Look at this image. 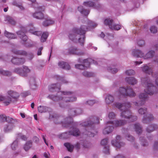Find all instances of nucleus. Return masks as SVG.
Segmentation results:
<instances>
[{
  "label": "nucleus",
  "mask_w": 158,
  "mask_h": 158,
  "mask_svg": "<svg viewBox=\"0 0 158 158\" xmlns=\"http://www.w3.org/2000/svg\"><path fill=\"white\" fill-rule=\"evenodd\" d=\"M13 52L17 55H26L27 54V52L25 51L15 50L13 51Z\"/></svg>",
  "instance_id": "nucleus-43"
},
{
  "label": "nucleus",
  "mask_w": 158,
  "mask_h": 158,
  "mask_svg": "<svg viewBox=\"0 0 158 158\" xmlns=\"http://www.w3.org/2000/svg\"><path fill=\"white\" fill-rule=\"evenodd\" d=\"M80 143L84 148H88L90 146V143L86 140H81L80 141Z\"/></svg>",
  "instance_id": "nucleus-44"
},
{
  "label": "nucleus",
  "mask_w": 158,
  "mask_h": 158,
  "mask_svg": "<svg viewBox=\"0 0 158 158\" xmlns=\"http://www.w3.org/2000/svg\"><path fill=\"white\" fill-rule=\"evenodd\" d=\"M120 137L119 135H117L116 137L115 140H113L111 141L112 145L117 148H120L121 146L124 145L125 143L123 142H119Z\"/></svg>",
  "instance_id": "nucleus-18"
},
{
  "label": "nucleus",
  "mask_w": 158,
  "mask_h": 158,
  "mask_svg": "<svg viewBox=\"0 0 158 158\" xmlns=\"http://www.w3.org/2000/svg\"><path fill=\"white\" fill-rule=\"evenodd\" d=\"M11 148L12 150H15L18 147V141L15 140L11 145Z\"/></svg>",
  "instance_id": "nucleus-49"
},
{
  "label": "nucleus",
  "mask_w": 158,
  "mask_h": 158,
  "mask_svg": "<svg viewBox=\"0 0 158 158\" xmlns=\"http://www.w3.org/2000/svg\"><path fill=\"white\" fill-rule=\"evenodd\" d=\"M71 135L70 133V131H67L62 133L61 134V137L64 139H67L70 137Z\"/></svg>",
  "instance_id": "nucleus-46"
},
{
  "label": "nucleus",
  "mask_w": 158,
  "mask_h": 158,
  "mask_svg": "<svg viewBox=\"0 0 158 158\" xmlns=\"http://www.w3.org/2000/svg\"><path fill=\"white\" fill-rule=\"evenodd\" d=\"M125 137L129 141L133 142L134 140V137L129 134H127L125 136Z\"/></svg>",
  "instance_id": "nucleus-56"
},
{
  "label": "nucleus",
  "mask_w": 158,
  "mask_h": 158,
  "mask_svg": "<svg viewBox=\"0 0 158 158\" xmlns=\"http://www.w3.org/2000/svg\"><path fill=\"white\" fill-rule=\"evenodd\" d=\"M36 29L35 27H33L32 28L30 29L29 30V31L30 33L34 35H37L38 36H40L42 34V32L40 31H36Z\"/></svg>",
  "instance_id": "nucleus-30"
},
{
  "label": "nucleus",
  "mask_w": 158,
  "mask_h": 158,
  "mask_svg": "<svg viewBox=\"0 0 158 158\" xmlns=\"http://www.w3.org/2000/svg\"><path fill=\"white\" fill-rule=\"evenodd\" d=\"M54 23V21L52 20L47 19L43 22V25L45 27H47L53 24Z\"/></svg>",
  "instance_id": "nucleus-42"
},
{
  "label": "nucleus",
  "mask_w": 158,
  "mask_h": 158,
  "mask_svg": "<svg viewBox=\"0 0 158 158\" xmlns=\"http://www.w3.org/2000/svg\"><path fill=\"white\" fill-rule=\"evenodd\" d=\"M114 105L115 107L119 109H120L123 107L129 108L131 106L130 103L129 102H126L123 103L117 102L114 103Z\"/></svg>",
  "instance_id": "nucleus-21"
},
{
  "label": "nucleus",
  "mask_w": 158,
  "mask_h": 158,
  "mask_svg": "<svg viewBox=\"0 0 158 158\" xmlns=\"http://www.w3.org/2000/svg\"><path fill=\"white\" fill-rule=\"evenodd\" d=\"M114 129V127L113 125H109L107 124L106 127L103 129V133L105 135L109 134Z\"/></svg>",
  "instance_id": "nucleus-23"
},
{
  "label": "nucleus",
  "mask_w": 158,
  "mask_h": 158,
  "mask_svg": "<svg viewBox=\"0 0 158 158\" xmlns=\"http://www.w3.org/2000/svg\"><path fill=\"white\" fill-rule=\"evenodd\" d=\"M139 140L142 143V144L143 146H146L148 145V143L143 137H140Z\"/></svg>",
  "instance_id": "nucleus-48"
},
{
  "label": "nucleus",
  "mask_w": 158,
  "mask_h": 158,
  "mask_svg": "<svg viewBox=\"0 0 158 158\" xmlns=\"http://www.w3.org/2000/svg\"><path fill=\"white\" fill-rule=\"evenodd\" d=\"M83 5L86 7H92L93 8L99 10L102 7V6L100 4H98L97 5L94 2L91 1L84 2Z\"/></svg>",
  "instance_id": "nucleus-15"
},
{
  "label": "nucleus",
  "mask_w": 158,
  "mask_h": 158,
  "mask_svg": "<svg viewBox=\"0 0 158 158\" xmlns=\"http://www.w3.org/2000/svg\"><path fill=\"white\" fill-rule=\"evenodd\" d=\"M47 98L55 102H60L59 105L61 108L65 107V103L75 101L77 100V98L75 97H64L62 96H59L52 94L49 95Z\"/></svg>",
  "instance_id": "nucleus-5"
},
{
  "label": "nucleus",
  "mask_w": 158,
  "mask_h": 158,
  "mask_svg": "<svg viewBox=\"0 0 158 158\" xmlns=\"http://www.w3.org/2000/svg\"><path fill=\"white\" fill-rule=\"evenodd\" d=\"M99 118L95 116H92L90 119L84 122L81 123L83 126L85 127V130L84 134L89 137H93L97 133L95 128L96 124L99 123Z\"/></svg>",
  "instance_id": "nucleus-3"
},
{
  "label": "nucleus",
  "mask_w": 158,
  "mask_h": 158,
  "mask_svg": "<svg viewBox=\"0 0 158 158\" xmlns=\"http://www.w3.org/2000/svg\"><path fill=\"white\" fill-rule=\"evenodd\" d=\"M114 21L112 19L107 18L104 21V24L106 26H108L109 28H110V27L113 25Z\"/></svg>",
  "instance_id": "nucleus-38"
},
{
  "label": "nucleus",
  "mask_w": 158,
  "mask_h": 158,
  "mask_svg": "<svg viewBox=\"0 0 158 158\" xmlns=\"http://www.w3.org/2000/svg\"><path fill=\"white\" fill-rule=\"evenodd\" d=\"M95 101L94 100H89L86 102V104H88L90 106H92L95 103Z\"/></svg>",
  "instance_id": "nucleus-64"
},
{
  "label": "nucleus",
  "mask_w": 158,
  "mask_h": 158,
  "mask_svg": "<svg viewBox=\"0 0 158 158\" xmlns=\"http://www.w3.org/2000/svg\"><path fill=\"white\" fill-rule=\"evenodd\" d=\"M19 37L23 42H26L27 40V37L25 34V33L22 31H19L17 33Z\"/></svg>",
  "instance_id": "nucleus-28"
},
{
  "label": "nucleus",
  "mask_w": 158,
  "mask_h": 158,
  "mask_svg": "<svg viewBox=\"0 0 158 158\" xmlns=\"http://www.w3.org/2000/svg\"><path fill=\"white\" fill-rule=\"evenodd\" d=\"M108 146H105L104 148L103 152L106 154H109V148Z\"/></svg>",
  "instance_id": "nucleus-60"
},
{
  "label": "nucleus",
  "mask_w": 158,
  "mask_h": 158,
  "mask_svg": "<svg viewBox=\"0 0 158 158\" xmlns=\"http://www.w3.org/2000/svg\"><path fill=\"white\" fill-rule=\"evenodd\" d=\"M83 62L85 64L87 65V66L89 67L90 64H94L96 65H97L98 64L97 61L91 58H88L84 60Z\"/></svg>",
  "instance_id": "nucleus-24"
},
{
  "label": "nucleus",
  "mask_w": 158,
  "mask_h": 158,
  "mask_svg": "<svg viewBox=\"0 0 158 158\" xmlns=\"http://www.w3.org/2000/svg\"><path fill=\"white\" fill-rule=\"evenodd\" d=\"M114 100V97L110 94L108 95L105 98V102L107 104H110L113 102Z\"/></svg>",
  "instance_id": "nucleus-35"
},
{
  "label": "nucleus",
  "mask_w": 158,
  "mask_h": 158,
  "mask_svg": "<svg viewBox=\"0 0 158 158\" xmlns=\"http://www.w3.org/2000/svg\"><path fill=\"white\" fill-rule=\"evenodd\" d=\"M124 110H121L120 116L122 118L127 119L129 122H131L136 121L137 117L136 116L132 115L131 112L129 108L125 107Z\"/></svg>",
  "instance_id": "nucleus-7"
},
{
  "label": "nucleus",
  "mask_w": 158,
  "mask_h": 158,
  "mask_svg": "<svg viewBox=\"0 0 158 158\" xmlns=\"http://www.w3.org/2000/svg\"><path fill=\"white\" fill-rule=\"evenodd\" d=\"M60 92H61V94L64 95H75V93L73 92L64 91H61Z\"/></svg>",
  "instance_id": "nucleus-57"
},
{
  "label": "nucleus",
  "mask_w": 158,
  "mask_h": 158,
  "mask_svg": "<svg viewBox=\"0 0 158 158\" xmlns=\"http://www.w3.org/2000/svg\"><path fill=\"white\" fill-rule=\"evenodd\" d=\"M141 68L143 72L149 74H152L153 77L156 78L155 84L158 87V72L156 73L155 74L152 73V69L147 65H145Z\"/></svg>",
  "instance_id": "nucleus-12"
},
{
  "label": "nucleus",
  "mask_w": 158,
  "mask_h": 158,
  "mask_svg": "<svg viewBox=\"0 0 158 158\" xmlns=\"http://www.w3.org/2000/svg\"><path fill=\"white\" fill-rule=\"evenodd\" d=\"M49 34L47 32H44L41 36L40 41L42 42H45Z\"/></svg>",
  "instance_id": "nucleus-37"
},
{
  "label": "nucleus",
  "mask_w": 158,
  "mask_h": 158,
  "mask_svg": "<svg viewBox=\"0 0 158 158\" xmlns=\"http://www.w3.org/2000/svg\"><path fill=\"white\" fill-rule=\"evenodd\" d=\"M150 31L151 33H155L157 32V28L155 26H152L150 27Z\"/></svg>",
  "instance_id": "nucleus-53"
},
{
  "label": "nucleus",
  "mask_w": 158,
  "mask_h": 158,
  "mask_svg": "<svg viewBox=\"0 0 158 158\" xmlns=\"http://www.w3.org/2000/svg\"><path fill=\"white\" fill-rule=\"evenodd\" d=\"M11 61L13 64L19 65L23 64L25 62V59L23 58L13 57Z\"/></svg>",
  "instance_id": "nucleus-19"
},
{
  "label": "nucleus",
  "mask_w": 158,
  "mask_h": 158,
  "mask_svg": "<svg viewBox=\"0 0 158 158\" xmlns=\"http://www.w3.org/2000/svg\"><path fill=\"white\" fill-rule=\"evenodd\" d=\"M83 75L86 77H93L94 76V74L92 72H88L87 71H84L82 73Z\"/></svg>",
  "instance_id": "nucleus-47"
},
{
  "label": "nucleus",
  "mask_w": 158,
  "mask_h": 158,
  "mask_svg": "<svg viewBox=\"0 0 158 158\" xmlns=\"http://www.w3.org/2000/svg\"><path fill=\"white\" fill-rule=\"evenodd\" d=\"M32 145V142L31 140L27 141L23 147V149L27 152L31 147Z\"/></svg>",
  "instance_id": "nucleus-32"
},
{
  "label": "nucleus",
  "mask_w": 158,
  "mask_h": 158,
  "mask_svg": "<svg viewBox=\"0 0 158 158\" xmlns=\"http://www.w3.org/2000/svg\"><path fill=\"white\" fill-rule=\"evenodd\" d=\"M14 72L21 76L27 77L30 73V70L27 67L23 66V69L19 68H16L14 69Z\"/></svg>",
  "instance_id": "nucleus-11"
},
{
  "label": "nucleus",
  "mask_w": 158,
  "mask_h": 158,
  "mask_svg": "<svg viewBox=\"0 0 158 158\" xmlns=\"http://www.w3.org/2000/svg\"><path fill=\"white\" fill-rule=\"evenodd\" d=\"M126 123V121L125 120H115L114 121H109L107 122V123H110L115 127H117L119 126L124 125Z\"/></svg>",
  "instance_id": "nucleus-16"
},
{
  "label": "nucleus",
  "mask_w": 158,
  "mask_h": 158,
  "mask_svg": "<svg viewBox=\"0 0 158 158\" xmlns=\"http://www.w3.org/2000/svg\"><path fill=\"white\" fill-rule=\"evenodd\" d=\"M58 66L60 67L63 69L67 70H69L70 69V66L67 63L63 61L60 62L58 63Z\"/></svg>",
  "instance_id": "nucleus-25"
},
{
  "label": "nucleus",
  "mask_w": 158,
  "mask_h": 158,
  "mask_svg": "<svg viewBox=\"0 0 158 158\" xmlns=\"http://www.w3.org/2000/svg\"><path fill=\"white\" fill-rule=\"evenodd\" d=\"M0 74L5 76H10L11 74V72L7 70H4L2 69H0Z\"/></svg>",
  "instance_id": "nucleus-45"
},
{
  "label": "nucleus",
  "mask_w": 158,
  "mask_h": 158,
  "mask_svg": "<svg viewBox=\"0 0 158 158\" xmlns=\"http://www.w3.org/2000/svg\"><path fill=\"white\" fill-rule=\"evenodd\" d=\"M127 82L131 85H134L137 82V81L134 77H127L125 78Z\"/></svg>",
  "instance_id": "nucleus-27"
},
{
  "label": "nucleus",
  "mask_w": 158,
  "mask_h": 158,
  "mask_svg": "<svg viewBox=\"0 0 158 158\" xmlns=\"http://www.w3.org/2000/svg\"><path fill=\"white\" fill-rule=\"evenodd\" d=\"M8 22L13 25H15V24L16 23V22L15 21V20L13 18H11V17H9L7 18V19Z\"/></svg>",
  "instance_id": "nucleus-54"
},
{
  "label": "nucleus",
  "mask_w": 158,
  "mask_h": 158,
  "mask_svg": "<svg viewBox=\"0 0 158 158\" xmlns=\"http://www.w3.org/2000/svg\"><path fill=\"white\" fill-rule=\"evenodd\" d=\"M74 148H75L77 151H78L80 149V143L78 142H77L76 144L74 145Z\"/></svg>",
  "instance_id": "nucleus-61"
},
{
  "label": "nucleus",
  "mask_w": 158,
  "mask_h": 158,
  "mask_svg": "<svg viewBox=\"0 0 158 158\" xmlns=\"http://www.w3.org/2000/svg\"><path fill=\"white\" fill-rule=\"evenodd\" d=\"M134 129L136 133L138 134L139 135L141 133L142 131V127L139 123H136L135 124H134Z\"/></svg>",
  "instance_id": "nucleus-29"
},
{
  "label": "nucleus",
  "mask_w": 158,
  "mask_h": 158,
  "mask_svg": "<svg viewBox=\"0 0 158 158\" xmlns=\"http://www.w3.org/2000/svg\"><path fill=\"white\" fill-rule=\"evenodd\" d=\"M126 74L128 76L134 75L135 73V71L132 69L127 70L125 72Z\"/></svg>",
  "instance_id": "nucleus-52"
},
{
  "label": "nucleus",
  "mask_w": 158,
  "mask_h": 158,
  "mask_svg": "<svg viewBox=\"0 0 158 158\" xmlns=\"http://www.w3.org/2000/svg\"><path fill=\"white\" fill-rule=\"evenodd\" d=\"M78 10L82 14L84 15L85 16L88 15L90 11L86 9H85L83 6H80L77 8Z\"/></svg>",
  "instance_id": "nucleus-26"
},
{
  "label": "nucleus",
  "mask_w": 158,
  "mask_h": 158,
  "mask_svg": "<svg viewBox=\"0 0 158 158\" xmlns=\"http://www.w3.org/2000/svg\"><path fill=\"white\" fill-rule=\"evenodd\" d=\"M121 28V25L118 24H114L111 27H110V29L112 30L118 31Z\"/></svg>",
  "instance_id": "nucleus-51"
},
{
  "label": "nucleus",
  "mask_w": 158,
  "mask_h": 158,
  "mask_svg": "<svg viewBox=\"0 0 158 158\" xmlns=\"http://www.w3.org/2000/svg\"><path fill=\"white\" fill-rule=\"evenodd\" d=\"M115 114L113 112H110L108 114V117L110 119H114L115 117Z\"/></svg>",
  "instance_id": "nucleus-58"
},
{
  "label": "nucleus",
  "mask_w": 158,
  "mask_h": 158,
  "mask_svg": "<svg viewBox=\"0 0 158 158\" xmlns=\"http://www.w3.org/2000/svg\"><path fill=\"white\" fill-rule=\"evenodd\" d=\"M8 118L9 119V118ZM17 122L18 120L17 119H13L12 118H10V121H8V123L4 127V132L6 133H7L11 131L14 127L12 123Z\"/></svg>",
  "instance_id": "nucleus-14"
},
{
  "label": "nucleus",
  "mask_w": 158,
  "mask_h": 158,
  "mask_svg": "<svg viewBox=\"0 0 158 158\" xmlns=\"http://www.w3.org/2000/svg\"><path fill=\"white\" fill-rule=\"evenodd\" d=\"M155 52L151 50L147 53L144 56V53L139 50H134L132 52V55L136 57H142L143 56L145 59L151 58L154 56Z\"/></svg>",
  "instance_id": "nucleus-8"
},
{
  "label": "nucleus",
  "mask_w": 158,
  "mask_h": 158,
  "mask_svg": "<svg viewBox=\"0 0 158 158\" xmlns=\"http://www.w3.org/2000/svg\"><path fill=\"white\" fill-rule=\"evenodd\" d=\"M157 127V126L156 124H152L148 126L146 128V131L150 133L156 130Z\"/></svg>",
  "instance_id": "nucleus-31"
},
{
  "label": "nucleus",
  "mask_w": 158,
  "mask_h": 158,
  "mask_svg": "<svg viewBox=\"0 0 158 158\" xmlns=\"http://www.w3.org/2000/svg\"><path fill=\"white\" fill-rule=\"evenodd\" d=\"M108 139L107 138L103 139L101 140V144L102 145H105L106 146V145L108 142Z\"/></svg>",
  "instance_id": "nucleus-59"
},
{
  "label": "nucleus",
  "mask_w": 158,
  "mask_h": 158,
  "mask_svg": "<svg viewBox=\"0 0 158 158\" xmlns=\"http://www.w3.org/2000/svg\"><path fill=\"white\" fill-rule=\"evenodd\" d=\"M71 130L70 131V133L71 135L77 136H79L80 134V131L79 129L77 128L76 126L73 125L70 127Z\"/></svg>",
  "instance_id": "nucleus-20"
},
{
  "label": "nucleus",
  "mask_w": 158,
  "mask_h": 158,
  "mask_svg": "<svg viewBox=\"0 0 158 158\" xmlns=\"http://www.w3.org/2000/svg\"><path fill=\"white\" fill-rule=\"evenodd\" d=\"M83 64H76L75 65V67L76 69L80 70H84L86 69L89 66H87L86 64H84L83 61Z\"/></svg>",
  "instance_id": "nucleus-39"
},
{
  "label": "nucleus",
  "mask_w": 158,
  "mask_h": 158,
  "mask_svg": "<svg viewBox=\"0 0 158 158\" xmlns=\"http://www.w3.org/2000/svg\"><path fill=\"white\" fill-rule=\"evenodd\" d=\"M138 112L139 114L141 115H144L142 119V122L143 123L148 124L150 121L154 119V117L152 115L149 114L145 115L147 112L146 108H140L138 110Z\"/></svg>",
  "instance_id": "nucleus-10"
},
{
  "label": "nucleus",
  "mask_w": 158,
  "mask_h": 158,
  "mask_svg": "<svg viewBox=\"0 0 158 158\" xmlns=\"http://www.w3.org/2000/svg\"><path fill=\"white\" fill-rule=\"evenodd\" d=\"M4 35L5 36L10 39H15L16 38L17 36L15 34L9 32L5 30L4 32Z\"/></svg>",
  "instance_id": "nucleus-33"
},
{
  "label": "nucleus",
  "mask_w": 158,
  "mask_h": 158,
  "mask_svg": "<svg viewBox=\"0 0 158 158\" xmlns=\"http://www.w3.org/2000/svg\"><path fill=\"white\" fill-rule=\"evenodd\" d=\"M82 112L81 109L78 108H73L70 109L69 110V113L70 116L67 117L64 119V121H61L60 122L56 123H61L63 126L65 127H69V125L73 123V118L71 117L74 116L81 114Z\"/></svg>",
  "instance_id": "nucleus-4"
},
{
  "label": "nucleus",
  "mask_w": 158,
  "mask_h": 158,
  "mask_svg": "<svg viewBox=\"0 0 158 158\" xmlns=\"http://www.w3.org/2000/svg\"><path fill=\"white\" fill-rule=\"evenodd\" d=\"M64 146L67 148L68 151L70 152L73 151L74 149V145L69 143L67 142L64 143Z\"/></svg>",
  "instance_id": "nucleus-36"
},
{
  "label": "nucleus",
  "mask_w": 158,
  "mask_h": 158,
  "mask_svg": "<svg viewBox=\"0 0 158 158\" xmlns=\"http://www.w3.org/2000/svg\"><path fill=\"white\" fill-rule=\"evenodd\" d=\"M0 120L2 122H8L9 121L7 120L6 116L4 115H0Z\"/></svg>",
  "instance_id": "nucleus-55"
},
{
  "label": "nucleus",
  "mask_w": 158,
  "mask_h": 158,
  "mask_svg": "<svg viewBox=\"0 0 158 158\" xmlns=\"http://www.w3.org/2000/svg\"><path fill=\"white\" fill-rule=\"evenodd\" d=\"M7 94L10 97H5L2 95L0 96V101H3V103L6 105H9L11 102V99L17 101L19 97V94L17 92L10 90L7 92Z\"/></svg>",
  "instance_id": "nucleus-6"
},
{
  "label": "nucleus",
  "mask_w": 158,
  "mask_h": 158,
  "mask_svg": "<svg viewBox=\"0 0 158 158\" xmlns=\"http://www.w3.org/2000/svg\"><path fill=\"white\" fill-rule=\"evenodd\" d=\"M43 49V47L42 46L40 47L37 50V54L38 56H40L42 55V51Z\"/></svg>",
  "instance_id": "nucleus-62"
},
{
  "label": "nucleus",
  "mask_w": 158,
  "mask_h": 158,
  "mask_svg": "<svg viewBox=\"0 0 158 158\" xmlns=\"http://www.w3.org/2000/svg\"><path fill=\"white\" fill-rule=\"evenodd\" d=\"M39 11L36 12L33 14L32 16L34 18L37 19H42L44 18V15L42 12V11H44V9H43L42 7H38Z\"/></svg>",
  "instance_id": "nucleus-17"
},
{
  "label": "nucleus",
  "mask_w": 158,
  "mask_h": 158,
  "mask_svg": "<svg viewBox=\"0 0 158 158\" xmlns=\"http://www.w3.org/2000/svg\"><path fill=\"white\" fill-rule=\"evenodd\" d=\"M119 93L121 95L131 97H134L136 95L130 86H127L126 88L123 87H120L119 89Z\"/></svg>",
  "instance_id": "nucleus-9"
},
{
  "label": "nucleus",
  "mask_w": 158,
  "mask_h": 158,
  "mask_svg": "<svg viewBox=\"0 0 158 158\" xmlns=\"http://www.w3.org/2000/svg\"><path fill=\"white\" fill-rule=\"evenodd\" d=\"M107 70L109 72H110L113 74L115 73L118 71V69H117L112 68L110 66L108 67Z\"/></svg>",
  "instance_id": "nucleus-50"
},
{
  "label": "nucleus",
  "mask_w": 158,
  "mask_h": 158,
  "mask_svg": "<svg viewBox=\"0 0 158 158\" xmlns=\"http://www.w3.org/2000/svg\"><path fill=\"white\" fill-rule=\"evenodd\" d=\"M68 54L70 55L80 56L84 55L85 53L80 51L77 47L72 46L68 49Z\"/></svg>",
  "instance_id": "nucleus-13"
},
{
  "label": "nucleus",
  "mask_w": 158,
  "mask_h": 158,
  "mask_svg": "<svg viewBox=\"0 0 158 158\" xmlns=\"http://www.w3.org/2000/svg\"><path fill=\"white\" fill-rule=\"evenodd\" d=\"M57 80L61 81V83L62 84H67L69 82L65 79L64 77H61L60 76L56 75L55 76Z\"/></svg>",
  "instance_id": "nucleus-41"
},
{
  "label": "nucleus",
  "mask_w": 158,
  "mask_h": 158,
  "mask_svg": "<svg viewBox=\"0 0 158 158\" xmlns=\"http://www.w3.org/2000/svg\"><path fill=\"white\" fill-rule=\"evenodd\" d=\"M58 84H52L48 86V89L49 91L52 92H54L57 90H60V86L58 87Z\"/></svg>",
  "instance_id": "nucleus-22"
},
{
  "label": "nucleus",
  "mask_w": 158,
  "mask_h": 158,
  "mask_svg": "<svg viewBox=\"0 0 158 158\" xmlns=\"http://www.w3.org/2000/svg\"><path fill=\"white\" fill-rule=\"evenodd\" d=\"M141 81L143 85L145 87H146V89H144L145 93H143L139 94V98L140 100L138 102H134L135 105L138 106H142L145 104L148 98V94L152 95L158 92V89L151 83L148 77H142L141 79Z\"/></svg>",
  "instance_id": "nucleus-2"
},
{
  "label": "nucleus",
  "mask_w": 158,
  "mask_h": 158,
  "mask_svg": "<svg viewBox=\"0 0 158 158\" xmlns=\"http://www.w3.org/2000/svg\"><path fill=\"white\" fill-rule=\"evenodd\" d=\"M29 84L31 88L34 89L36 87L35 78L34 77H31L29 79Z\"/></svg>",
  "instance_id": "nucleus-34"
},
{
  "label": "nucleus",
  "mask_w": 158,
  "mask_h": 158,
  "mask_svg": "<svg viewBox=\"0 0 158 158\" xmlns=\"http://www.w3.org/2000/svg\"><path fill=\"white\" fill-rule=\"evenodd\" d=\"M137 44L139 46H142L145 44L144 41L143 40H140L137 42Z\"/></svg>",
  "instance_id": "nucleus-63"
},
{
  "label": "nucleus",
  "mask_w": 158,
  "mask_h": 158,
  "mask_svg": "<svg viewBox=\"0 0 158 158\" xmlns=\"http://www.w3.org/2000/svg\"><path fill=\"white\" fill-rule=\"evenodd\" d=\"M48 108L45 106H39L38 108V111L40 113H42L47 112Z\"/></svg>",
  "instance_id": "nucleus-40"
},
{
  "label": "nucleus",
  "mask_w": 158,
  "mask_h": 158,
  "mask_svg": "<svg viewBox=\"0 0 158 158\" xmlns=\"http://www.w3.org/2000/svg\"><path fill=\"white\" fill-rule=\"evenodd\" d=\"M88 26L85 25H81L79 28L74 27L69 32L68 37L71 40L74 41L77 40V35H79L80 37L79 38L78 41L81 46H83L85 38V34L87 31L89 30V28H92L97 27V24L91 21L88 22Z\"/></svg>",
  "instance_id": "nucleus-1"
}]
</instances>
